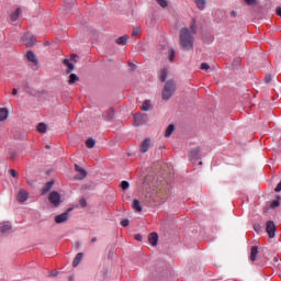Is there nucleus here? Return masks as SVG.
Wrapping results in <instances>:
<instances>
[{
	"label": "nucleus",
	"mask_w": 281,
	"mask_h": 281,
	"mask_svg": "<svg viewBox=\"0 0 281 281\" xmlns=\"http://www.w3.org/2000/svg\"><path fill=\"white\" fill-rule=\"evenodd\" d=\"M126 43H128V37L126 35L116 38L117 45H126Z\"/></svg>",
	"instance_id": "4be33fe9"
},
{
	"label": "nucleus",
	"mask_w": 281,
	"mask_h": 281,
	"mask_svg": "<svg viewBox=\"0 0 281 281\" xmlns=\"http://www.w3.org/2000/svg\"><path fill=\"white\" fill-rule=\"evenodd\" d=\"M270 207H271L272 210H276V207H280V195H278V196L276 198V200H273V201L271 202Z\"/></svg>",
	"instance_id": "a878e982"
},
{
	"label": "nucleus",
	"mask_w": 281,
	"mask_h": 281,
	"mask_svg": "<svg viewBox=\"0 0 281 281\" xmlns=\"http://www.w3.org/2000/svg\"><path fill=\"white\" fill-rule=\"evenodd\" d=\"M128 224H130L128 218H125V220L121 221L122 227H128Z\"/></svg>",
	"instance_id": "f704fd0d"
},
{
	"label": "nucleus",
	"mask_w": 281,
	"mask_h": 281,
	"mask_svg": "<svg viewBox=\"0 0 281 281\" xmlns=\"http://www.w3.org/2000/svg\"><path fill=\"white\" fill-rule=\"evenodd\" d=\"M132 36H139V29H134Z\"/></svg>",
	"instance_id": "58836bf2"
},
{
	"label": "nucleus",
	"mask_w": 281,
	"mask_h": 281,
	"mask_svg": "<svg viewBox=\"0 0 281 281\" xmlns=\"http://www.w3.org/2000/svg\"><path fill=\"white\" fill-rule=\"evenodd\" d=\"M175 91H177V85L175 83V81H167L162 89V100L171 99L172 95H175Z\"/></svg>",
	"instance_id": "f03ea898"
},
{
	"label": "nucleus",
	"mask_w": 281,
	"mask_h": 281,
	"mask_svg": "<svg viewBox=\"0 0 281 281\" xmlns=\"http://www.w3.org/2000/svg\"><path fill=\"white\" fill-rule=\"evenodd\" d=\"M9 172H10L11 177H14V178L19 177V173L14 169H10Z\"/></svg>",
	"instance_id": "e433bc0d"
},
{
	"label": "nucleus",
	"mask_w": 281,
	"mask_h": 281,
	"mask_svg": "<svg viewBox=\"0 0 281 281\" xmlns=\"http://www.w3.org/2000/svg\"><path fill=\"white\" fill-rule=\"evenodd\" d=\"M75 170H76V172H79V175L75 176V179L80 181V180L85 179V177H87V170H85L82 167L75 165Z\"/></svg>",
	"instance_id": "6e6552de"
},
{
	"label": "nucleus",
	"mask_w": 281,
	"mask_h": 281,
	"mask_svg": "<svg viewBox=\"0 0 281 281\" xmlns=\"http://www.w3.org/2000/svg\"><path fill=\"white\" fill-rule=\"evenodd\" d=\"M19 93V90L16 89V88H14L13 90H12V95H16Z\"/></svg>",
	"instance_id": "49530a36"
},
{
	"label": "nucleus",
	"mask_w": 281,
	"mask_h": 281,
	"mask_svg": "<svg viewBox=\"0 0 281 281\" xmlns=\"http://www.w3.org/2000/svg\"><path fill=\"white\" fill-rule=\"evenodd\" d=\"M248 5H256L257 0H245Z\"/></svg>",
	"instance_id": "ea45409f"
},
{
	"label": "nucleus",
	"mask_w": 281,
	"mask_h": 281,
	"mask_svg": "<svg viewBox=\"0 0 281 281\" xmlns=\"http://www.w3.org/2000/svg\"><path fill=\"white\" fill-rule=\"evenodd\" d=\"M46 148H49V145H46Z\"/></svg>",
	"instance_id": "13d9d810"
},
{
	"label": "nucleus",
	"mask_w": 281,
	"mask_h": 281,
	"mask_svg": "<svg viewBox=\"0 0 281 281\" xmlns=\"http://www.w3.org/2000/svg\"><path fill=\"white\" fill-rule=\"evenodd\" d=\"M29 198L30 193H27V191L25 190H20V192L18 193L19 203H25V201H27Z\"/></svg>",
	"instance_id": "f8f14e48"
},
{
	"label": "nucleus",
	"mask_w": 281,
	"mask_h": 281,
	"mask_svg": "<svg viewBox=\"0 0 281 281\" xmlns=\"http://www.w3.org/2000/svg\"><path fill=\"white\" fill-rule=\"evenodd\" d=\"M95 240H98V238L93 237V238L91 239V243H95Z\"/></svg>",
	"instance_id": "09e8293b"
},
{
	"label": "nucleus",
	"mask_w": 281,
	"mask_h": 281,
	"mask_svg": "<svg viewBox=\"0 0 281 281\" xmlns=\"http://www.w3.org/2000/svg\"><path fill=\"white\" fill-rule=\"evenodd\" d=\"M196 8L200 10H205V0H194Z\"/></svg>",
	"instance_id": "cd10ccee"
},
{
	"label": "nucleus",
	"mask_w": 281,
	"mask_h": 281,
	"mask_svg": "<svg viewBox=\"0 0 281 281\" xmlns=\"http://www.w3.org/2000/svg\"><path fill=\"white\" fill-rule=\"evenodd\" d=\"M26 58L30 63H34V65H38V58H36V55L34 52L30 50L26 53Z\"/></svg>",
	"instance_id": "4468645a"
},
{
	"label": "nucleus",
	"mask_w": 281,
	"mask_h": 281,
	"mask_svg": "<svg viewBox=\"0 0 281 281\" xmlns=\"http://www.w3.org/2000/svg\"><path fill=\"white\" fill-rule=\"evenodd\" d=\"M135 240H138V243H142V235L140 234H136L135 235Z\"/></svg>",
	"instance_id": "79ce46f5"
},
{
	"label": "nucleus",
	"mask_w": 281,
	"mask_h": 281,
	"mask_svg": "<svg viewBox=\"0 0 281 281\" xmlns=\"http://www.w3.org/2000/svg\"><path fill=\"white\" fill-rule=\"evenodd\" d=\"M172 133H175V125L170 124V125H168V127L165 132V137H170V135H172Z\"/></svg>",
	"instance_id": "b1692460"
},
{
	"label": "nucleus",
	"mask_w": 281,
	"mask_h": 281,
	"mask_svg": "<svg viewBox=\"0 0 281 281\" xmlns=\"http://www.w3.org/2000/svg\"><path fill=\"white\" fill-rule=\"evenodd\" d=\"M199 165H200V166H203V161H200Z\"/></svg>",
	"instance_id": "603ef678"
},
{
	"label": "nucleus",
	"mask_w": 281,
	"mask_h": 281,
	"mask_svg": "<svg viewBox=\"0 0 281 281\" xmlns=\"http://www.w3.org/2000/svg\"><path fill=\"white\" fill-rule=\"evenodd\" d=\"M14 157H16V155L11 154L10 158H11V159H14Z\"/></svg>",
	"instance_id": "de8ad7c7"
},
{
	"label": "nucleus",
	"mask_w": 281,
	"mask_h": 281,
	"mask_svg": "<svg viewBox=\"0 0 281 281\" xmlns=\"http://www.w3.org/2000/svg\"><path fill=\"white\" fill-rule=\"evenodd\" d=\"M276 14H277L278 16H281V7H278V8H277Z\"/></svg>",
	"instance_id": "37998d69"
},
{
	"label": "nucleus",
	"mask_w": 281,
	"mask_h": 281,
	"mask_svg": "<svg viewBox=\"0 0 281 281\" xmlns=\"http://www.w3.org/2000/svg\"><path fill=\"white\" fill-rule=\"evenodd\" d=\"M86 146H87V148H93V147L95 146V139H93V138H88V139L86 140Z\"/></svg>",
	"instance_id": "c85d7f7f"
},
{
	"label": "nucleus",
	"mask_w": 281,
	"mask_h": 281,
	"mask_svg": "<svg viewBox=\"0 0 281 281\" xmlns=\"http://www.w3.org/2000/svg\"><path fill=\"white\" fill-rule=\"evenodd\" d=\"M52 276L56 277L58 276V272H52Z\"/></svg>",
	"instance_id": "8fccbe9b"
},
{
	"label": "nucleus",
	"mask_w": 281,
	"mask_h": 281,
	"mask_svg": "<svg viewBox=\"0 0 281 281\" xmlns=\"http://www.w3.org/2000/svg\"><path fill=\"white\" fill-rule=\"evenodd\" d=\"M274 192H281V181L277 184Z\"/></svg>",
	"instance_id": "a19ab883"
},
{
	"label": "nucleus",
	"mask_w": 281,
	"mask_h": 281,
	"mask_svg": "<svg viewBox=\"0 0 281 281\" xmlns=\"http://www.w3.org/2000/svg\"><path fill=\"white\" fill-rule=\"evenodd\" d=\"M153 144V140L150 138H145L139 146V151L140 153H148L150 149V146Z\"/></svg>",
	"instance_id": "0eeeda50"
},
{
	"label": "nucleus",
	"mask_w": 281,
	"mask_h": 281,
	"mask_svg": "<svg viewBox=\"0 0 281 281\" xmlns=\"http://www.w3.org/2000/svg\"><path fill=\"white\" fill-rule=\"evenodd\" d=\"M201 69L204 71H207L210 69V65L207 63H202L201 64Z\"/></svg>",
	"instance_id": "473e14b6"
},
{
	"label": "nucleus",
	"mask_w": 281,
	"mask_h": 281,
	"mask_svg": "<svg viewBox=\"0 0 281 281\" xmlns=\"http://www.w3.org/2000/svg\"><path fill=\"white\" fill-rule=\"evenodd\" d=\"M132 207L135 210V212H142V204L139 203V200H134Z\"/></svg>",
	"instance_id": "5701e85b"
},
{
	"label": "nucleus",
	"mask_w": 281,
	"mask_h": 281,
	"mask_svg": "<svg viewBox=\"0 0 281 281\" xmlns=\"http://www.w3.org/2000/svg\"><path fill=\"white\" fill-rule=\"evenodd\" d=\"M79 205H81V207H87V200L85 198L80 199Z\"/></svg>",
	"instance_id": "72a5a7b5"
},
{
	"label": "nucleus",
	"mask_w": 281,
	"mask_h": 281,
	"mask_svg": "<svg viewBox=\"0 0 281 281\" xmlns=\"http://www.w3.org/2000/svg\"><path fill=\"white\" fill-rule=\"evenodd\" d=\"M265 82L266 85H269V82H271V75H266Z\"/></svg>",
	"instance_id": "4c0bfd02"
},
{
	"label": "nucleus",
	"mask_w": 281,
	"mask_h": 281,
	"mask_svg": "<svg viewBox=\"0 0 281 281\" xmlns=\"http://www.w3.org/2000/svg\"><path fill=\"white\" fill-rule=\"evenodd\" d=\"M258 257V246H252L250 249V260L256 262V258Z\"/></svg>",
	"instance_id": "dca6fc26"
},
{
	"label": "nucleus",
	"mask_w": 281,
	"mask_h": 281,
	"mask_svg": "<svg viewBox=\"0 0 281 281\" xmlns=\"http://www.w3.org/2000/svg\"><path fill=\"white\" fill-rule=\"evenodd\" d=\"M76 58H77V55H71V56H70V60H71L72 63H76Z\"/></svg>",
	"instance_id": "a18cd8bd"
},
{
	"label": "nucleus",
	"mask_w": 281,
	"mask_h": 281,
	"mask_svg": "<svg viewBox=\"0 0 281 281\" xmlns=\"http://www.w3.org/2000/svg\"><path fill=\"white\" fill-rule=\"evenodd\" d=\"M169 60L170 63H172V60H175V49H171L169 53Z\"/></svg>",
	"instance_id": "c9c22d12"
},
{
	"label": "nucleus",
	"mask_w": 281,
	"mask_h": 281,
	"mask_svg": "<svg viewBox=\"0 0 281 281\" xmlns=\"http://www.w3.org/2000/svg\"><path fill=\"white\" fill-rule=\"evenodd\" d=\"M48 200L49 203L55 205V207H58V205H60V194L56 191L49 193Z\"/></svg>",
	"instance_id": "39448f33"
},
{
	"label": "nucleus",
	"mask_w": 281,
	"mask_h": 281,
	"mask_svg": "<svg viewBox=\"0 0 281 281\" xmlns=\"http://www.w3.org/2000/svg\"><path fill=\"white\" fill-rule=\"evenodd\" d=\"M110 113H113V109H110Z\"/></svg>",
	"instance_id": "5fc2aeb1"
},
{
	"label": "nucleus",
	"mask_w": 281,
	"mask_h": 281,
	"mask_svg": "<svg viewBox=\"0 0 281 281\" xmlns=\"http://www.w3.org/2000/svg\"><path fill=\"white\" fill-rule=\"evenodd\" d=\"M192 34H196V25H194V23L190 25V31L188 27H182L180 30V36H179L180 46L186 52H190L191 49H194V35Z\"/></svg>",
	"instance_id": "f257e3e1"
},
{
	"label": "nucleus",
	"mask_w": 281,
	"mask_h": 281,
	"mask_svg": "<svg viewBox=\"0 0 281 281\" xmlns=\"http://www.w3.org/2000/svg\"><path fill=\"white\" fill-rule=\"evenodd\" d=\"M156 2L160 8H168V2L166 0H156Z\"/></svg>",
	"instance_id": "7c9ffc66"
},
{
	"label": "nucleus",
	"mask_w": 281,
	"mask_h": 281,
	"mask_svg": "<svg viewBox=\"0 0 281 281\" xmlns=\"http://www.w3.org/2000/svg\"><path fill=\"white\" fill-rule=\"evenodd\" d=\"M8 120V109L0 108V122Z\"/></svg>",
	"instance_id": "aec40b11"
},
{
	"label": "nucleus",
	"mask_w": 281,
	"mask_h": 281,
	"mask_svg": "<svg viewBox=\"0 0 281 281\" xmlns=\"http://www.w3.org/2000/svg\"><path fill=\"white\" fill-rule=\"evenodd\" d=\"M37 131L38 133H45L47 131V125H45V123H38Z\"/></svg>",
	"instance_id": "c756f323"
},
{
	"label": "nucleus",
	"mask_w": 281,
	"mask_h": 281,
	"mask_svg": "<svg viewBox=\"0 0 281 281\" xmlns=\"http://www.w3.org/2000/svg\"><path fill=\"white\" fill-rule=\"evenodd\" d=\"M19 16H21V8H18L15 12H13L10 16L11 21H18Z\"/></svg>",
	"instance_id": "412c9836"
},
{
	"label": "nucleus",
	"mask_w": 281,
	"mask_h": 281,
	"mask_svg": "<svg viewBox=\"0 0 281 281\" xmlns=\"http://www.w3.org/2000/svg\"><path fill=\"white\" fill-rule=\"evenodd\" d=\"M254 229H255V232H260V224H256V225L254 226Z\"/></svg>",
	"instance_id": "c03bdc74"
},
{
	"label": "nucleus",
	"mask_w": 281,
	"mask_h": 281,
	"mask_svg": "<svg viewBox=\"0 0 281 281\" xmlns=\"http://www.w3.org/2000/svg\"><path fill=\"white\" fill-rule=\"evenodd\" d=\"M22 42L26 45V47H32L36 43V38L31 33H26L23 35Z\"/></svg>",
	"instance_id": "20e7f679"
},
{
	"label": "nucleus",
	"mask_w": 281,
	"mask_h": 281,
	"mask_svg": "<svg viewBox=\"0 0 281 281\" xmlns=\"http://www.w3.org/2000/svg\"><path fill=\"white\" fill-rule=\"evenodd\" d=\"M158 240H159V235H157V233L149 234L148 236L149 245H153V247H156Z\"/></svg>",
	"instance_id": "ddd939ff"
},
{
	"label": "nucleus",
	"mask_w": 281,
	"mask_h": 281,
	"mask_svg": "<svg viewBox=\"0 0 281 281\" xmlns=\"http://www.w3.org/2000/svg\"><path fill=\"white\" fill-rule=\"evenodd\" d=\"M63 65L67 67V70H66L67 74H71V71H74L75 69L74 64H71L69 59H64Z\"/></svg>",
	"instance_id": "f3484780"
},
{
	"label": "nucleus",
	"mask_w": 281,
	"mask_h": 281,
	"mask_svg": "<svg viewBox=\"0 0 281 281\" xmlns=\"http://www.w3.org/2000/svg\"><path fill=\"white\" fill-rule=\"evenodd\" d=\"M72 209H68L66 212L56 215L55 216V223H57V225H60L61 223H67L69 221V214L71 213Z\"/></svg>",
	"instance_id": "7ed1b4c3"
},
{
	"label": "nucleus",
	"mask_w": 281,
	"mask_h": 281,
	"mask_svg": "<svg viewBox=\"0 0 281 281\" xmlns=\"http://www.w3.org/2000/svg\"><path fill=\"white\" fill-rule=\"evenodd\" d=\"M83 256L85 255L82 252H78L72 261V267H78L80 262H82Z\"/></svg>",
	"instance_id": "2eb2a0df"
},
{
	"label": "nucleus",
	"mask_w": 281,
	"mask_h": 281,
	"mask_svg": "<svg viewBox=\"0 0 281 281\" xmlns=\"http://www.w3.org/2000/svg\"><path fill=\"white\" fill-rule=\"evenodd\" d=\"M143 111H150L153 109V104L150 103V100H145L140 106Z\"/></svg>",
	"instance_id": "a211bd4d"
},
{
	"label": "nucleus",
	"mask_w": 281,
	"mask_h": 281,
	"mask_svg": "<svg viewBox=\"0 0 281 281\" xmlns=\"http://www.w3.org/2000/svg\"><path fill=\"white\" fill-rule=\"evenodd\" d=\"M68 281H74V277H69V278H68Z\"/></svg>",
	"instance_id": "3c124183"
},
{
	"label": "nucleus",
	"mask_w": 281,
	"mask_h": 281,
	"mask_svg": "<svg viewBox=\"0 0 281 281\" xmlns=\"http://www.w3.org/2000/svg\"><path fill=\"white\" fill-rule=\"evenodd\" d=\"M233 16H236V12H233Z\"/></svg>",
	"instance_id": "864d4df0"
},
{
	"label": "nucleus",
	"mask_w": 281,
	"mask_h": 281,
	"mask_svg": "<svg viewBox=\"0 0 281 281\" xmlns=\"http://www.w3.org/2000/svg\"><path fill=\"white\" fill-rule=\"evenodd\" d=\"M168 78V69L164 68L161 71H160V80L161 82H166V79Z\"/></svg>",
	"instance_id": "bb28decb"
},
{
	"label": "nucleus",
	"mask_w": 281,
	"mask_h": 281,
	"mask_svg": "<svg viewBox=\"0 0 281 281\" xmlns=\"http://www.w3.org/2000/svg\"><path fill=\"white\" fill-rule=\"evenodd\" d=\"M131 65V67H135V65H133V64H130Z\"/></svg>",
	"instance_id": "4d7b16f0"
},
{
	"label": "nucleus",
	"mask_w": 281,
	"mask_h": 281,
	"mask_svg": "<svg viewBox=\"0 0 281 281\" xmlns=\"http://www.w3.org/2000/svg\"><path fill=\"white\" fill-rule=\"evenodd\" d=\"M10 232H12V224L10 222H4L0 224L1 234H10Z\"/></svg>",
	"instance_id": "9b49d317"
},
{
	"label": "nucleus",
	"mask_w": 281,
	"mask_h": 281,
	"mask_svg": "<svg viewBox=\"0 0 281 281\" xmlns=\"http://www.w3.org/2000/svg\"><path fill=\"white\" fill-rule=\"evenodd\" d=\"M266 232L269 238H276V223L273 221L267 222Z\"/></svg>",
	"instance_id": "423d86ee"
},
{
	"label": "nucleus",
	"mask_w": 281,
	"mask_h": 281,
	"mask_svg": "<svg viewBox=\"0 0 281 281\" xmlns=\"http://www.w3.org/2000/svg\"><path fill=\"white\" fill-rule=\"evenodd\" d=\"M77 247H80V243H77Z\"/></svg>",
	"instance_id": "6e6d98bb"
},
{
	"label": "nucleus",
	"mask_w": 281,
	"mask_h": 281,
	"mask_svg": "<svg viewBox=\"0 0 281 281\" xmlns=\"http://www.w3.org/2000/svg\"><path fill=\"white\" fill-rule=\"evenodd\" d=\"M121 188L122 190H128V188H131V184L128 183V181L124 180L121 183Z\"/></svg>",
	"instance_id": "2f4dec72"
},
{
	"label": "nucleus",
	"mask_w": 281,
	"mask_h": 281,
	"mask_svg": "<svg viewBox=\"0 0 281 281\" xmlns=\"http://www.w3.org/2000/svg\"><path fill=\"white\" fill-rule=\"evenodd\" d=\"M78 80H80V78L77 77L76 74H70L68 85H74L75 82H78Z\"/></svg>",
	"instance_id": "393cba45"
},
{
	"label": "nucleus",
	"mask_w": 281,
	"mask_h": 281,
	"mask_svg": "<svg viewBox=\"0 0 281 281\" xmlns=\"http://www.w3.org/2000/svg\"><path fill=\"white\" fill-rule=\"evenodd\" d=\"M146 122V115L144 114H134V125L142 126Z\"/></svg>",
	"instance_id": "9d476101"
},
{
	"label": "nucleus",
	"mask_w": 281,
	"mask_h": 281,
	"mask_svg": "<svg viewBox=\"0 0 281 281\" xmlns=\"http://www.w3.org/2000/svg\"><path fill=\"white\" fill-rule=\"evenodd\" d=\"M53 187H54V181L47 182L42 189V194H47V192H49V190H52Z\"/></svg>",
	"instance_id": "6ab92c4d"
},
{
	"label": "nucleus",
	"mask_w": 281,
	"mask_h": 281,
	"mask_svg": "<svg viewBox=\"0 0 281 281\" xmlns=\"http://www.w3.org/2000/svg\"><path fill=\"white\" fill-rule=\"evenodd\" d=\"M190 159L195 164L196 160L201 159V149L199 147L193 148L190 153Z\"/></svg>",
	"instance_id": "1a4fd4ad"
}]
</instances>
